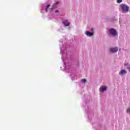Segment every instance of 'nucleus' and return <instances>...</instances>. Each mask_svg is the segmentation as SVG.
<instances>
[{"instance_id": "10", "label": "nucleus", "mask_w": 130, "mask_h": 130, "mask_svg": "<svg viewBox=\"0 0 130 130\" xmlns=\"http://www.w3.org/2000/svg\"><path fill=\"white\" fill-rule=\"evenodd\" d=\"M122 2V0H117V4H120Z\"/></svg>"}, {"instance_id": "13", "label": "nucleus", "mask_w": 130, "mask_h": 130, "mask_svg": "<svg viewBox=\"0 0 130 130\" xmlns=\"http://www.w3.org/2000/svg\"><path fill=\"white\" fill-rule=\"evenodd\" d=\"M127 69H128L129 72H130V66L129 65L128 67H127Z\"/></svg>"}, {"instance_id": "6", "label": "nucleus", "mask_w": 130, "mask_h": 130, "mask_svg": "<svg viewBox=\"0 0 130 130\" xmlns=\"http://www.w3.org/2000/svg\"><path fill=\"white\" fill-rule=\"evenodd\" d=\"M100 92H102V91H106V86H102L100 88Z\"/></svg>"}, {"instance_id": "3", "label": "nucleus", "mask_w": 130, "mask_h": 130, "mask_svg": "<svg viewBox=\"0 0 130 130\" xmlns=\"http://www.w3.org/2000/svg\"><path fill=\"white\" fill-rule=\"evenodd\" d=\"M110 51H111V52H113V53H114L118 51V49L117 48V47L111 48Z\"/></svg>"}, {"instance_id": "14", "label": "nucleus", "mask_w": 130, "mask_h": 130, "mask_svg": "<svg viewBox=\"0 0 130 130\" xmlns=\"http://www.w3.org/2000/svg\"><path fill=\"white\" fill-rule=\"evenodd\" d=\"M124 66H125V67H126V66H128V63H125L124 64Z\"/></svg>"}, {"instance_id": "12", "label": "nucleus", "mask_w": 130, "mask_h": 130, "mask_svg": "<svg viewBox=\"0 0 130 130\" xmlns=\"http://www.w3.org/2000/svg\"><path fill=\"white\" fill-rule=\"evenodd\" d=\"M81 82L82 83H86V79H82Z\"/></svg>"}, {"instance_id": "5", "label": "nucleus", "mask_w": 130, "mask_h": 130, "mask_svg": "<svg viewBox=\"0 0 130 130\" xmlns=\"http://www.w3.org/2000/svg\"><path fill=\"white\" fill-rule=\"evenodd\" d=\"M63 24L64 26H70V23H69L68 20H64L63 21Z\"/></svg>"}, {"instance_id": "7", "label": "nucleus", "mask_w": 130, "mask_h": 130, "mask_svg": "<svg viewBox=\"0 0 130 130\" xmlns=\"http://www.w3.org/2000/svg\"><path fill=\"white\" fill-rule=\"evenodd\" d=\"M85 34H86V35H87V36H92V35H93V33L90 32L89 31H86L85 32Z\"/></svg>"}, {"instance_id": "2", "label": "nucleus", "mask_w": 130, "mask_h": 130, "mask_svg": "<svg viewBox=\"0 0 130 130\" xmlns=\"http://www.w3.org/2000/svg\"><path fill=\"white\" fill-rule=\"evenodd\" d=\"M109 32L111 35L112 36H116L117 35V31H116V30L111 28L109 30Z\"/></svg>"}, {"instance_id": "1", "label": "nucleus", "mask_w": 130, "mask_h": 130, "mask_svg": "<svg viewBox=\"0 0 130 130\" xmlns=\"http://www.w3.org/2000/svg\"><path fill=\"white\" fill-rule=\"evenodd\" d=\"M120 7L123 13H127L129 10L128 6L125 4H121Z\"/></svg>"}, {"instance_id": "15", "label": "nucleus", "mask_w": 130, "mask_h": 130, "mask_svg": "<svg viewBox=\"0 0 130 130\" xmlns=\"http://www.w3.org/2000/svg\"><path fill=\"white\" fill-rule=\"evenodd\" d=\"M55 13H58V10H55Z\"/></svg>"}, {"instance_id": "9", "label": "nucleus", "mask_w": 130, "mask_h": 130, "mask_svg": "<svg viewBox=\"0 0 130 130\" xmlns=\"http://www.w3.org/2000/svg\"><path fill=\"white\" fill-rule=\"evenodd\" d=\"M56 5H58V2H56L55 3H54L53 6V7H54L55 6H56Z\"/></svg>"}, {"instance_id": "11", "label": "nucleus", "mask_w": 130, "mask_h": 130, "mask_svg": "<svg viewBox=\"0 0 130 130\" xmlns=\"http://www.w3.org/2000/svg\"><path fill=\"white\" fill-rule=\"evenodd\" d=\"M127 113H130V108H128L126 110Z\"/></svg>"}, {"instance_id": "4", "label": "nucleus", "mask_w": 130, "mask_h": 130, "mask_svg": "<svg viewBox=\"0 0 130 130\" xmlns=\"http://www.w3.org/2000/svg\"><path fill=\"white\" fill-rule=\"evenodd\" d=\"M126 71L124 70H121L120 72L119 73V75H125L126 74Z\"/></svg>"}, {"instance_id": "8", "label": "nucleus", "mask_w": 130, "mask_h": 130, "mask_svg": "<svg viewBox=\"0 0 130 130\" xmlns=\"http://www.w3.org/2000/svg\"><path fill=\"white\" fill-rule=\"evenodd\" d=\"M49 7H50V5H47L46 7V12H47V9H48V8H49Z\"/></svg>"}]
</instances>
